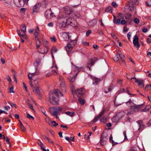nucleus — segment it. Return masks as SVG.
<instances>
[{
  "mask_svg": "<svg viewBox=\"0 0 151 151\" xmlns=\"http://www.w3.org/2000/svg\"><path fill=\"white\" fill-rule=\"evenodd\" d=\"M106 118H105L104 116L102 118H101L100 119L101 122H102L104 123H105L106 122Z\"/></svg>",
  "mask_w": 151,
  "mask_h": 151,
  "instance_id": "obj_43",
  "label": "nucleus"
},
{
  "mask_svg": "<svg viewBox=\"0 0 151 151\" xmlns=\"http://www.w3.org/2000/svg\"><path fill=\"white\" fill-rule=\"evenodd\" d=\"M47 122L50 126L52 127H56L58 125V124L54 121L49 120Z\"/></svg>",
  "mask_w": 151,
  "mask_h": 151,
  "instance_id": "obj_19",
  "label": "nucleus"
},
{
  "mask_svg": "<svg viewBox=\"0 0 151 151\" xmlns=\"http://www.w3.org/2000/svg\"><path fill=\"white\" fill-rule=\"evenodd\" d=\"M119 60V58L117 55H115L114 58V60L115 62L118 61Z\"/></svg>",
  "mask_w": 151,
  "mask_h": 151,
  "instance_id": "obj_48",
  "label": "nucleus"
},
{
  "mask_svg": "<svg viewBox=\"0 0 151 151\" xmlns=\"http://www.w3.org/2000/svg\"><path fill=\"white\" fill-rule=\"evenodd\" d=\"M82 43L83 45L86 46H88L89 45V43L88 42L83 41L82 42Z\"/></svg>",
  "mask_w": 151,
  "mask_h": 151,
  "instance_id": "obj_55",
  "label": "nucleus"
},
{
  "mask_svg": "<svg viewBox=\"0 0 151 151\" xmlns=\"http://www.w3.org/2000/svg\"><path fill=\"white\" fill-rule=\"evenodd\" d=\"M27 117L29 119H32V120L34 119V117L32 116H31L30 114H29L27 113Z\"/></svg>",
  "mask_w": 151,
  "mask_h": 151,
  "instance_id": "obj_45",
  "label": "nucleus"
},
{
  "mask_svg": "<svg viewBox=\"0 0 151 151\" xmlns=\"http://www.w3.org/2000/svg\"><path fill=\"white\" fill-rule=\"evenodd\" d=\"M147 43H150L151 42V39L149 38H147Z\"/></svg>",
  "mask_w": 151,
  "mask_h": 151,
  "instance_id": "obj_64",
  "label": "nucleus"
},
{
  "mask_svg": "<svg viewBox=\"0 0 151 151\" xmlns=\"http://www.w3.org/2000/svg\"><path fill=\"white\" fill-rule=\"evenodd\" d=\"M26 26L24 25H22L19 31L18 34L20 37L22 42H24V39H27V37L26 34Z\"/></svg>",
  "mask_w": 151,
  "mask_h": 151,
  "instance_id": "obj_3",
  "label": "nucleus"
},
{
  "mask_svg": "<svg viewBox=\"0 0 151 151\" xmlns=\"http://www.w3.org/2000/svg\"><path fill=\"white\" fill-rule=\"evenodd\" d=\"M63 10L66 14H69L71 13L70 8L68 6H65L63 8Z\"/></svg>",
  "mask_w": 151,
  "mask_h": 151,
  "instance_id": "obj_18",
  "label": "nucleus"
},
{
  "mask_svg": "<svg viewBox=\"0 0 151 151\" xmlns=\"http://www.w3.org/2000/svg\"><path fill=\"white\" fill-rule=\"evenodd\" d=\"M60 87L62 91L65 92L66 86L63 78L60 76L59 77Z\"/></svg>",
  "mask_w": 151,
  "mask_h": 151,
  "instance_id": "obj_8",
  "label": "nucleus"
},
{
  "mask_svg": "<svg viewBox=\"0 0 151 151\" xmlns=\"http://www.w3.org/2000/svg\"><path fill=\"white\" fill-rule=\"evenodd\" d=\"M71 91L73 94L76 93L78 96H81L84 93V89L83 88L78 89L76 90L74 88V86L72 84L71 85Z\"/></svg>",
  "mask_w": 151,
  "mask_h": 151,
  "instance_id": "obj_6",
  "label": "nucleus"
},
{
  "mask_svg": "<svg viewBox=\"0 0 151 151\" xmlns=\"http://www.w3.org/2000/svg\"><path fill=\"white\" fill-rule=\"evenodd\" d=\"M97 59L96 58H93L91 59V62L90 63H89L88 64V65H87V67L89 68V70H91V65H93L95 62L97 61Z\"/></svg>",
  "mask_w": 151,
  "mask_h": 151,
  "instance_id": "obj_16",
  "label": "nucleus"
},
{
  "mask_svg": "<svg viewBox=\"0 0 151 151\" xmlns=\"http://www.w3.org/2000/svg\"><path fill=\"white\" fill-rule=\"evenodd\" d=\"M41 61V59L40 58H38L37 59L35 62V65H36L37 66L40 63Z\"/></svg>",
  "mask_w": 151,
  "mask_h": 151,
  "instance_id": "obj_32",
  "label": "nucleus"
},
{
  "mask_svg": "<svg viewBox=\"0 0 151 151\" xmlns=\"http://www.w3.org/2000/svg\"><path fill=\"white\" fill-rule=\"evenodd\" d=\"M71 64L72 65V70L74 71H76L77 72L76 73L75 76L72 77L70 76H68V79L70 82H74L76 80V77L78 73L79 72V70L80 69V68L78 67L73 65L72 63Z\"/></svg>",
  "mask_w": 151,
  "mask_h": 151,
  "instance_id": "obj_5",
  "label": "nucleus"
},
{
  "mask_svg": "<svg viewBox=\"0 0 151 151\" xmlns=\"http://www.w3.org/2000/svg\"><path fill=\"white\" fill-rule=\"evenodd\" d=\"M123 134L124 137V139L125 140V139H127V135H126V132L125 131L123 133Z\"/></svg>",
  "mask_w": 151,
  "mask_h": 151,
  "instance_id": "obj_57",
  "label": "nucleus"
},
{
  "mask_svg": "<svg viewBox=\"0 0 151 151\" xmlns=\"http://www.w3.org/2000/svg\"><path fill=\"white\" fill-rule=\"evenodd\" d=\"M8 103L12 107H14L16 108H17L16 105L14 104V103H10L9 102H8Z\"/></svg>",
  "mask_w": 151,
  "mask_h": 151,
  "instance_id": "obj_47",
  "label": "nucleus"
},
{
  "mask_svg": "<svg viewBox=\"0 0 151 151\" xmlns=\"http://www.w3.org/2000/svg\"><path fill=\"white\" fill-rule=\"evenodd\" d=\"M118 17H119L121 19H126L127 17L126 16L124 15V14H122L121 13H119L118 14Z\"/></svg>",
  "mask_w": 151,
  "mask_h": 151,
  "instance_id": "obj_33",
  "label": "nucleus"
},
{
  "mask_svg": "<svg viewBox=\"0 0 151 151\" xmlns=\"http://www.w3.org/2000/svg\"><path fill=\"white\" fill-rule=\"evenodd\" d=\"M112 5L114 7H116L117 6V5L115 2H113L112 3Z\"/></svg>",
  "mask_w": 151,
  "mask_h": 151,
  "instance_id": "obj_53",
  "label": "nucleus"
},
{
  "mask_svg": "<svg viewBox=\"0 0 151 151\" xmlns=\"http://www.w3.org/2000/svg\"><path fill=\"white\" fill-rule=\"evenodd\" d=\"M108 140V135L106 133H102L101 137L100 144L102 146L105 145Z\"/></svg>",
  "mask_w": 151,
  "mask_h": 151,
  "instance_id": "obj_9",
  "label": "nucleus"
},
{
  "mask_svg": "<svg viewBox=\"0 0 151 151\" xmlns=\"http://www.w3.org/2000/svg\"><path fill=\"white\" fill-rule=\"evenodd\" d=\"M40 7V5L39 4H37L35 5L33 7V11L34 12H37Z\"/></svg>",
  "mask_w": 151,
  "mask_h": 151,
  "instance_id": "obj_25",
  "label": "nucleus"
},
{
  "mask_svg": "<svg viewBox=\"0 0 151 151\" xmlns=\"http://www.w3.org/2000/svg\"><path fill=\"white\" fill-rule=\"evenodd\" d=\"M112 121L113 122H118L119 121V119L118 118V117H117V116L115 117H113L112 119Z\"/></svg>",
  "mask_w": 151,
  "mask_h": 151,
  "instance_id": "obj_30",
  "label": "nucleus"
},
{
  "mask_svg": "<svg viewBox=\"0 0 151 151\" xmlns=\"http://www.w3.org/2000/svg\"><path fill=\"white\" fill-rule=\"evenodd\" d=\"M150 108V106L149 105H147L146 106L145 108L142 110L141 112H145L148 111Z\"/></svg>",
  "mask_w": 151,
  "mask_h": 151,
  "instance_id": "obj_29",
  "label": "nucleus"
},
{
  "mask_svg": "<svg viewBox=\"0 0 151 151\" xmlns=\"http://www.w3.org/2000/svg\"><path fill=\"white\" fill-rule=\"evenodd\" d=\"M13 2L17 6L19 7L24 6L25 4L23 0H14Z\"/></svg>",
  "mask_w": 151,
  "mask_h": 151,
  "instance_id": "obj_14",
  "label": "nucleus"
},
{
  "mask_svg": "<svg viewBox=\"0 0 151 151\" xmlns=\"http://www.w3.org/2000/svg\"><path fill=\"white\" fill-rule=\"evenodd\" d=\"M143 107L142 104L134 105L132 106L130 108L129 114H133L140 111Z\"/></svg>",
  "mask_w": 151,
  "mask_h": 151,
  "instance_id": "obj_7",
  "label": "nucleus"
},
{
  "mask_svg": "<svg viewBox=\"0 0 151 151\" xmlns=\"http://www.w3.org/2000/svg\"><path fill=\"white\" fill-rule=\"evenodd\" d=\"M36 75V73H29L27 75L28 77V78L30 80H32V78L34 76H35Z\"/></svg>",
  "mask_w": 151,
  "mask_h": 151,
  "instance_id": "obj_28",
  "label": "nucleus"
},
{
  "mask_svg": "<svg viewBox=\"0 0 151 151\" xmlns=\"http://www.w3.org/2000/svg\"><path fill=\"white\" fill-rule=\"evenodd\" d=\"M73 45L72 43H69L65 46V48L68 53L71 51L72 49Z\"/></svg>",
  "mask_w": 151,
  "mask_h": 151,
  "instance_id": "obj_17",
  "label": "nucleus"
},
{
  "mask_svg": "<svg viewBox=\"0 0 151 151\" xmlns=\"http://www.w3.org/2000/svg\"><path fill=\"white\" fill-rule=\"evenodd\" d=\"M48 51V48L47 47H46L45 48H44L43 51L42 50H41L40 52H39L42 54H45L46 53L47 51Z\"/></svg>",
  "mask_w": 151,
  "mask_h": 151,
  "instance_id": "obj_31",
  "label": "nucleus"
},
{
  "mask_svg": "<svg viewBox=\"0 0 151 151\" xmlns=\"http://www.w3.org/2000/svg\"><path fill=\"white\" fill-rule=\"evenodd\" d=\"M63 94L58 89H55L49 94L48 99L50 102L53 105L58 104L59 103V96H62Z\"/></svg>",
  "mask_w": 151,
  "mask_h": 151,
  "instance_id": "obj_2",
  "label": "nucleus"
},
{
  "mask_svg": "<svg viewBox=\"0 0 151 151\" xmlns=\"http://www.w3.org/2000/svg\"><path fill=\"white\" fill-rule=\"evenodd\" d=\"M118 54L119 56L120 57V58L123 61L125 57L121 53H119Z\"/></svg>",
  "mask_w": 151,
  "mask_h": 151,
  "instance_id": "obj_41",
  "label": "nucleus"
},
{
  "mask_svg": "<svg viewBox=\"0 0 151 151\" xmlns=\"http://www.w3.org/2000/svg\"><path fill=\"white\" fill-rule=\"evenodd\" d=\"M32 89L34 93H36L38 95H40L39 86L38 88L36 87L35 88H32Z\"/></svg>",
  "mask_w": 151,
  "mask_h": 151,
  "instance_id": "obj_23",
  "label": "nucleus"
},
{
  "mask_svg": "<svg viewBox=\"0 0 151 151\" xmlns=\"http://www.w3.org/2000/svg\"><path fill=\"white\" fill-rule=\"evenodd\" d=\"M120 20L119 19H117L116 21V23L117 24L119 25L120 23Z\"/></svg>",
  "mask_w": 151,
  "mask_h": 151,
  "instance_id": "obj_61",
  "label": "nucleus"
},
{
  "mask_svg": "<svg viewBox=\"0 0 151 151\" xmlns=\"http://www.w3.org/2000/svg\"><path fill=\"white\" fill-rule=\"evenodd\" d=\"M105 109H103L102 110V111L100 113L99 116L100 118L101 116L104 114L105 112Z\"/></svg>",
  "mask_w": 151,
  "mask_h": 151,
  "instance_id": "obj_42",
  "label": "nucleus"
},
{
  "mask_svg": "<svg viewBox=\"0 0 151 151\" xmlns=\"http://www.w3.org/2000/svg\"><path fill=\"white\" fill-rule=\"evenodd\" d=\"M111 89L109 88H106L104 90V92L105 93H107L108 92L110 91Z\"/></svg>",
  "mask_w": 151,
  "mask_h": 151,
  "instance_id": "obj_46",
  "label": "nucleus"
},
{
  "mask_svg": "<svg viewBox=\"0 0 151 151\" xmlns=\"http://www.w3.org/2000/svg\"><path fill=\"white\" fill-rule=\"evenodd\" d=\"M40 141V143L39 144V145L41 149H42V148L44 147H45V146L43 144L42 142L41 141Z\"/></svg>",
  "mask_w": 151,
  "mask_h": 151,
  "instance_id": "obj_44",
  "label": "nucleus"
},
{
  "mask_svg": "<svg viewBox=\"0 0 151 151\" xmlns=\"http://www.w3.org/2000/svg\"><path fill=\"white\" fill-rule=\"evenodd\" d=\"M111 36L115 39V40L117 42H119V40L118 37L115 35L113 33H112L111 34Z\"/></svg>",
  "mask_w": 151,
  "mask_h": 151,
  "instance_id": "obj_36",
  "label": "nucleus"
},
{
  "mask_svg": "<svg viewBox=\"0 0 151 151\" xmlns=\"http://www.w3.org/2000/svg\"><path fill=\"white\" fill-rule=\"evenodd\" d=\"M9 92L10 93H14V88L12 87H11L9 89Z\"/></svg>",
  "mask_w": 151,
  "mask_h": 151,
  "instance_id": "obj_54",
  "label": "nucleus"
},
{
  "mask_svg": "<svg viewBox=\"0 0 151 151\" xmlns=\"http://www.w3.org/2000/svg\"><path fill=\"white\" fill-rule=\"evenodd\" d=\"M50 39L52 42H55L56 41V39L54 36H53L52 37H50Z\"/></svg>",
  "mask_w": 151,
  "mask_h": 151,
  "instance_id": "obj_50",
  "label": "nucleus"
},
{
  "mask_svg": "<svg viewBox=\"0 0 151 151\" xmlns=\"http://www.w3.org/2000/svg\"><path fill=\"white\" fill-rule=\"evenodd\" d=\"M126 22L125 20H122L121 21L120 23L122 25H124L125 24Z\"/></svg>",
  "mask_w": 151,
  "mask_h": 151,
  "instance_id": "obj_62",
  "label": "nucleus"
},
{
  "mask_svg": "<svg viewBox=\"0 0 151 151\" xmlns=\"http://www.w3.org/2000/svg\"><path fill=\"white\" fill-rule=\"evenodd\" d=\"M57 49L55 48H53L51 50V54L53 58H54V56L53 55V54L56 52L57 51Z\"/></svg>",
  "mask_w": 151,
  "mask_h": 151,
  "instance_id": "obj_38",
  "label": "nucleus"
},
{
  "mask_svg": "<svg viewBox=\"0 0 151 151\" xmlns=\"http://www.w3.org/2000/svg\"><path fill=\"white\" fill-rule=\"evenodd\" d=\"M32 88H35L39 87L38 82L37 81L31 80L29 82Z\"/></svg>",
  "mask_w": 151,
  "mask_h": 151,
  "instance_id": "obj_15",
  "label": "nucleus"
},
{
  "mask_svg": "<svg viewBox=\"0 0 151 151\" xmlns=\"http://www.w3.org/2000/svg\"><path fill=\"white\" fill-rule=\"evenodd\" d=\"M133 79H134L136 80L135 82L137 83L139 87L141 88L144 87L145 86V82L142 79H136L135 77L129 78V79L131 80Z\"/></svg>",
  "mask_w": 151,
  "mask_h": 151,
  "instance_id": "obj_10",
  "label": "nucleus"
},
{
  "mask_svg": "<svg viewBox=\"0 0 151 151\" xmlns=\"http://www.w3.org/2000/svg\"><path fill=\"white\" fill-rule=\"evenodd\" d=\"M91 78L93 81V84L94 85H97V83L100 81V79L98 78L94 77H92Z\"/></svg>",
  "mask_w": 151,
  "mask_h": 151,
  "instance_id": "obj_22",
  "label": "nucleus"
},
{
  "mask_svg": "<svg viewBox=\"0 0 151 151\" xmlns=\"http://www.w3.org/2000/svg\"><path fill=\"white\" fill-rule=\"evenodd\" d=\"M96 23V19H93L89 22V25L91 26H92L95 25Z\"/></svg>",
  "mask_w": 151,
  "mask_h": 151,
  "instance_id": "obj_27",
  "label": "nucleus"
},
{
  "mask_svg": "<svg viewBox=\"0 0 151 151\" xmlns=\"http://www.w3.org/2000/svg\"><path fill=\"white\" fill-rule=\"evenodd\" d=\"M23 86L25 89V91L26 92H27V86L25 84V83L24 82H23Z\"/></svg>",
  "mask_w": 151,
  "mask_h": 151,
  "instance_id": "obj_60",
  "label": "nucleus"
},
{
  "mask_svg": "<svg viewBox=\"0 0 151 151\" xmlns=\"http://www.w3.org/2000/svg\"><path fill=\"white\" fill-rule=\"evenodd\" d=\"M39 30V28L38 27H37L35 32L34 35L35 37L36 36H37V35L38 33Z\"/></svg>",
  "mask_w": 151,
  "mask_h": 151,
  "instance_id": "obj_40",
  "label": "nucleus"
},
{
  "mask_svg": "<svg viewBox=\"0 0 151 151\" xmlns=\"http://www.w3.org/2000/svg\"><path fill=\"white\" fill-rule=\"evenodd\" d=\"M91 30H89L87 31L86 32V35L87 36H88L91 33Z\"/></svg>",
  "mask_w": 151,
  "mask_h": 151,
  "instance_id": "obj_58",
  "label": "nucleus"
},
{
  "mask_svg": "<svg viewBox=\"0 0 151 151\" xmlns=\"http://www.w3.org/2000/svg\"><path fill=\"white\" fill-rule=\"evenodd\" d=\"M137 123L138 124L139 127L138 129V130H140L142 128L144 127V125L142 123V120H139L137 122Z\"/></svg>",
  "mask_w": 151,
  "mask_h": 151,
  "instance_id": "obj_24",
  "label": "nucleus"
},
{
  "mask_svg": "<svg viewBox=\"0 0 151 151\" xmlns=\"http://www.w3.org/2000/svg\"><path fill=\"white\" fill-rule=\"evenodd\" d=\"M139 19L137 18H136L134 19V22L136 24L139 23Z\"/></svg>",
  "mask_w": 151,
  "mask_h": 151,
  "instance_id": "obj_52",
  "label": "nucleus"
},
{
  "mask_svg": "<svg viewBox=\"0 0 151 151\" xmlns=\"http://www.w3.org/2000/svg\"><path fill=\"white\" fill-rule=\"evenodd\" d=\"M133 43L134 46L136 48H139L140 45L139 42V38L138 36L135 35L133 37Z\"/></svg>",
  "mask_w": 151,
  "mask_h": 151,
  "instance_id": "obj_12",
  "label": "nucleus"
},
{
  "mask_svg": "<svg viewBox=\"0 0 151 151\" xmlns=\"http://www.w3.org/2000/svg\"><path fill=\"white\" fill-rule=\"evenodd\" d=\"M52 72L54 75L55 76L58 74V73L55 70H52Z\"/></svg>",
  "mask_w": 151,
  "mask_h": 151,
  "instance_id": "obj_59",
  "label": "nucleus"
},
{
  "mask_svg": "<svg viewBox=\"0 0 151 151\" xmlns=\"http://www.w3.org/2000/svg\"><path fill=\"white\" fill-rule=\"evenodd\" d=\"M112 7L111 6H109L107 7L106 9H105V11L106 12H109L110 13H112Z\"/></svg>",
  "mask_w": 151,
  "mask_h": 151,
  "instance_id": "obj_34",
  "label": "nucleus"
},
{
  "mask_svg": "<svg viewBox=\"0 0 151 151\" xmlns=\"http://www.w3.org/2000/svg\"><path fill=\"white\" fill-rule=\"evenodd\" d=\"M65 114L71 117H72L74 116L75 113L73 112H70L68 111L65 112Z\"/></svg>",
  "mask_w": 151,
  "mask_h": 151,
  "instance_id": "obj_26",
  "label": "nucleus"
},
{
  "mask_svg": "<svg viewBox=\"0 0 151 151\" xmlns=\"http://www.w3.org/2000/svg\"><path fill=\"white\" fill-rule=\"evenodd\" d=\"M62 108L59 106L52 107H50L49 109L50 113L52 115L55 116L57 119L58 118V115L62 111Z\"/></svg>",
  "mask_w": 151,
  "mask_h": 151,
  "instance_id": "obj_4",
  "label": "nucleus"
},
{
  "mask_svg": "<svg viewBox=\"0 0 151 151\" xmlns=\"http://www.w3.org/2000/svg\"><path fill=\"white\" fill-rule=\"evenodd\" d=\"M137 1V0H129V4L127 5V6L128 7V9L131 12L134 11L135 7L133 5L134 3L136 2L135 1Z\"/></svg>",
  "mask_w": 151,
  "mask_h": 151,
  "instance_id": "obj_11",
  "label": "nucleus"
},
{
  "mask_svg": "<svg viewBox=\"0 0 151 151\" xmlns=\"http://www.w3.org/2000/svg\"><path fill=\"white\" fill-rule=\"evenodd\" d=\"M52 13L50 9H49L47 10L45 12V16L47 19H49L52 18L54 16Z\"/></svg>",
  "mask_w": 151,
  "mask_h": 151,
  "instance_id": "obj_13",
  "label": "nucleus"
},
{
  "mask_svg": "<svg viewBox=\"0 0 151 151\" xmlns=\"http://www.w3.org/2000/svg\"><path fill=\"white\" fill-rule=\"evenodd\" d=\"M116 115L117 117L120 120L125 115V114L124 112L122 111L118 113Z\"/></svg>",
  "mask_w": 151,
  "mask_h": 151,
  "instance_id": "obj_21",
  "label": "nucleus"
},
{
  "mask_svg": "<svg viewBox=\"0 0 151 151\" xmlns=\"http://www.w3.org/2000/svg\"><path fill=\"white\" fill-rule=\"evenodd\" d=\"M58 19L57 25L60 27H65L66 24L73 26V23L75 22L74 18L70 17L67 19L65 15L59 16L58 17Z\"/></svg>",
  "mask_w": 151,
  "mask_h": 151,
  "instance_id": "obj_1",
  "label": "nucleus"
},
{
  "mask_svg": "<svg viewBox=\"0 0 151 151\" xmlns=\"http://www.w3.org/2000/svg\"><path fill=\"white\" fill-rule=\"evenodd\" d=\"M132 35V33L131 32H129L127 34V37L128 39L129 40H130Z\"/></svg>",
  "mask_w": 151,
  "mask_h": 151,
  "instance_id": "obj_51",
  "label": "nucleus"
},
{
  "mask_svg": "<svg viewBox=\"0 0 151 151\" xmlns=\"http://www.w3.org/2000/svg\"><path fill=\"white\" fill-rule=\"evenodd\" d=\"M35 39L36 40V47L37 48H38L40 47V45L41 44V42L39 37L37 36L35 37Z\"/></svg>",
  "mask_w": 151,
  "mask_h": 151,
  "instance_id": "obj_20",
  "label": "nucleus"
},
{
  "mask_svg": "<svg viewBox=\"0 0 151 151\" xmlns=\"http://www.w3.org/2000/svg\"><path fill=\"white\" fill-rule=\"evenodd\" d=\"M20 128L22 131L24 132L25 131L26 128L24 127L22 123L20 122Z\"/></svg>",
  "mask_w": 151,
  "mask_h": 151,
  "instance_id": "obj_37",
  "label": "nucleus"
},
{
  "mask_svg": "<svg viewBox=\"0 0 151 151\" xmlns=\"http://www.w3.org/2000/svg\"><path fill=\"white\" fill-rule=\"evenodd\" d=\"M130 151H137L136 148L135 147H133L131 149Z\"/></svg>",
  "mask_w": 151,
  "mask_h": 151,
  "instance_id": "obj_63",
  "label": "nucleus"
},
{
  "mask_svg": "<svg viewBox=\"0 0 151 151\" xmlns=\"http://www.w3.org/2000/svg\"><path fill=\"white\" fill-rule=\"evenodd\" d=\"M78 101L82 105L84 104L85 103L84 100L80 97L78 99Z\"/></svg>",
  "mask_w": 151,
  "mask_h": 151,
  "instance_id": "obj_39",
  "label": "nucleus"
},
{
  "mask_svg": "<svg viewBox=\"0 0 151 151\" xmlns=\"http://www.w3.org/2000/svg\"><path fill=\"white\" fill-rule=\"evenodd\" d=\"M144 89L147 91L150 90L151 89V85L148 84L146 85Z\"/></svg>",
  "mask_w": 151,
  "mask_h": 151,
  "instance_id": "obj_35",
  "label": "nucleus"
},
{
  "mask_svg": "<svg viewBox=\"0 0 151 151\" xmlns=\"http://www.w3.org/2000/svg\"><path fill=\"white\" fill-rule=\"evenodd\" d=\"M99 118H100V117H99V116H96L94 118L93 120V122H96L98 120V119H99Z\"/></svg>",
  "mask_w": 151,
  "mask_h": 151,
  "instance_id": "obj_49",
  "label": "nucleus"
},
{
  "mask_svg": "<svg viewBox=\"0 0 151 151\" xmlns=\"http://www.w3.org/2000/svg\"><path fill=\"white\" fill-rule=\"evenodd\" d=\"M42 42L43 43V44L45 45H47L48 43V41L46 40H42Z\"/></svg>",
  "mask_w": 151,
  "mask_h": 151,
  "instance_id": "obj_56",
  "label": "nucleus"
}]
</instances>
